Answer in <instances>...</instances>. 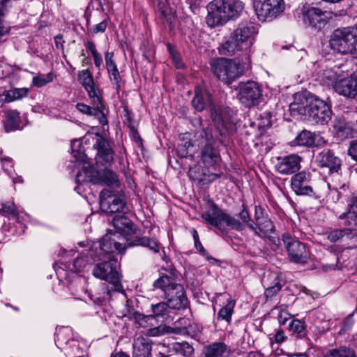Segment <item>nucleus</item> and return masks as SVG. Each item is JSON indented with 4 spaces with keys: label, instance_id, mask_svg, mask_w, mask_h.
Listing matches in <instances>:
<instances>
[{
    "label": "nucleus",
    "instance_id": "f257e3e1",
    "mask_svg": "<svg viewBox=\"0 0 357 357\" xmlns=\"http://www.w3.org/2000/svg\"><path fill=\"white\" fill-rule=\"evenodd\" d=\"M108 241L111 243L112 250L105 252V249L99 250L98 262L93 268V275L102 280H105L109 283L108 286L103 285L101 289V293L98 296L91 295L90 298L95 303L100 304L110 299L112 292H120L125 294L121 284L120 274L119 273V265L117 261L113 257L112 254L117 250L121 252L125 248L120 243H118L112 238L111 234H108ZM105 248V245L101 246Z\"/></svg>",
    "mask_w": 357,
    "mask_h": 357
},
{
    "label": "nucleus",
    "instance_id": "f03ea898",
    "mask_svg": "<svg viewBox=\"0 0 357 357\" xmlns=\"http://www.w3.org/2000/svg\"><path fill=\"white\" fill-rule=\"evenodd\" d=\"M257 26L250 21H243L231 33L228 40L222 45V54L239 55L250 61V47L254 44L257 34Z\"/></svg>",
    "mask_w": 357,
    "mask_h": 357
},
{
    "label": "nucleus",
    "instance_id": "7ed1b4c3",
    "mask_svg": "<svg viewBox=\"0 0 357 357\" xmlns=\"http://www.w3.org/2000/svg\"><path fill=\"white\" fill-rule=\"evenodd\" d=\"M238 216L241 220V222L223 212L215 204L212 203L210 210L202 215V218L206 223L210 224L211 226L218 229H221L222 225H225L231 229L243 231L245 227V225H246L255 235L259 234L245 204L242 205V210L238 213Z\"/></svg>",
    "mask_w": 357,
    "mask_h": 357
},
{
    "label": "nucleus",
    "instance_id": "20e7f679",
    "mask_svg": "<svg viewBox=\"0 0 357 357\" xmlns=\"http://www.w3.org/2000/svg\"><path fill=\"white\" fill-rule=\"evenodd\" d=\"M244 8L241 0H213L207 6L206 23L211 27L222 26L238 17Z\"/></svg>",
    "mask_w": 357,
    "mask_h": 357
},
{
    "label": "nucleus",
    "instance_id": "39448f33",
    "mask_svg": "<svg viewBox=\"0 0 357 357\" xmlns=\"http://www.w3.org/2000/svg\"><path fill=\"white\" fill-rule=\"evenodd\" d=\"M250 63V61H246L245 58L238 55L237 60L225 58L213 59L210 61V66L218 79L229 85L240 77L245 69L249 68Z\"/></svg>",
    "mask_w": 357,
    "mask_h": 357
},
{
    "label": "nucleus",
    "instance_id": "423d86ee",
    "mask_svg": "<svg viewBox=\"0 0 357 357\" xmlns=\"http://www.w3.org/2000/svg\"><path fill=\"white\" fill-rule=\"evenodd\" d=\"M330 46L342 54H355L357 52V28L335 30L331 36Z\"/></svg>",
    "mask_w": 357,
    "mask_h": 357
},
{
    "label": "nucleus",
    "instance_id": "0eeeda50",
    "mask_svg": "<svg viewBox=\"0 0 357 357\" xmlns=\"http://www.w3.org/2000/svg\"><path fill=\"white\" fill-rule=\"evenodd\" d=\"M100 208L108 215L125 214L128 211L126 199L122 191L106 188L100 193Z\"/></svg>",
    "mask_w": 357,
    "mask_h": 357
},
{
    "label": "nucleus",
    "instance_id": "6e6552de",
    "mask_svg": "<svg viewBox=\"0 0 357 357\" xmlns=\"http://www.w3.org/2000/svg\"><path fill=\"white\" fill-rule=\"evenodd\" d=\"M191 104L197 112H202L204 109H209L213 121L218 127L228 128L229 120L224 117L220 109L217 108L213 103L211 96L203 89H197Z\"/></svg>",
    "mask_w": 357,
    "mask_h": 357
},
{
    "label": "nucleus",
    "instance_id": "1a4fd4ad",
    "mask_svg": "<svg viewBox=\"0 0 357 357\" xmlns=\"http://www.w3.org/2000/svg\"><path fill=\"white\" fill-rule=\"evenodd\" d=\"M108 241V234H105L100 241L93 243L89 250L82 252L80 256L76 257L68 268L75 272L86 270L89 266L97 261V257L99 256L98 251L102 249L101 246H105L103 249L107 252L112 250L111 243Z\"/></svg>",
    "mask_w": 357,
    "mask_h": 357
},
{
    "label": "nucleus",
    "instance_id": "9d476101",
    "mask_svg": "<svg viewBox=\"0 0 357 357\" xmlns=\"http://www.w3.org/2000/svg\"><path fill=\"white\" fill-rule=\"evenodd\" d=\"M200 137L201 160L205 166L213 167L220 158L217 142L208 128L202 130Z\"/></svg>",
    "mask_w": 357,
    "mask_h": 357
},
{
    "label": "nucleus",
    "instance_id": "9b49d317",
    "mask_svg": "<svg viewBox=\"0 0 357 357\" xmlns=\"http://www.w3.org/2000/svg\"><path fill=\"white\" fill-rule=\"evenodd\" d=\"M126 307L127 312L124 314V317H127L130 320H134L142 327H145V323L150 320L159 317H165L168 314L169 310L170 309L167 302H160L156 304L151 305V309L153 312L152 314L144 315L135 311L134 309L129 305L128 301H127Z\"/></svg>",
    "mask_w": 357,
    "mask_h": 357
},
{
    "label": "nucleus",
    "instance_id": "f8f14e48",
    "mask_svg": "<svg viewBox=\"0 0 357 357\" xmlns=\"http://www.w3.org/2000/svg\"><path fill=\"white\" fill-rule=\"evenodd\" d=\"M255 12L260 21L272 20L284 10L283 0H252Z\"/></svg>",
    "mask_w": 357,
    "mask_h": 357
},
{
    "label": "nucleus",
    "instance_id": "ddd939ff",
    "mask_svg": "<svg viewBox=\"0 0 357 357\" xmlns=\"http://www.w3.org/2000/svg\"><path fill=\"white\" fill-rule=\"evenodd\" d=\"M282 240L291 262L305 264L309 260V255L304 243L294 238L289 233L283 234Z\"/></svg>",
    "mask_w": 357,
    "mask_h": 357
},
{
    "label": "nucleus",
    "instance_id": "4468645a",
    "mask_svg": "<svg viewBox=\"0 0 357 357\" xmlns=\"http://www.w3.org/2000/svg\"><path fill=\"white\" fill-rule=\"evenodd\" d=\"M331 105L326 102L315 98L308 104V118L315 123L326 124L331 119Z\"/></svg>",
    "mask_w": 357,
    "mask_h": 357
},
{
    "label": "nucleus",
    "instance_id": "2eb2a0df",
    "mask_svg": "<svg viewBox=\"0 0 357 357\" xmlns=\"http://www.w3.org/2000/svg\"><path fill=\"white\" fill-rule=\"evenodd\" d=\"M318 167L326 169L329 175L342 174V160L331 149H325L316 157Z\"/></svg>",
    "mask_w": 357,
    "mask_h": 357
},
{
    "label": "nucleus",
    "instance_id": "dca6fc26",
    "mask_svg": "<svg viewBox=\"0 0 357 357\" xmlns=\"http://www.w3.org/2000/svg\"><path fill=\"white\" fill-rule=\"evenodd\" d=\"M261 96L260 86L255 82L249 81L240 84L238 98L245 107H250L258 105Z\"/></svg>",
    "mask_w": 357,
    "mask_h": 357
},
{
    "label": "nucleus",
    "instance_id": "f3484780",
    "mask_svg": "<svg viewBox=\"0 0 357 357\" xmlns=\"http://www.w3.org/2000/svg\"><path fill=\"white\" fill-rule=\"evenodd\" d=\"M302 158L296 154L276 158L275 170L282 175L293 174L301 168Z\"/></svg>",
    "mask_w": 357,
    "mask_h": 357
},
{
    "label": "nucleus",
    "instance_id": "a211bd4d",
    "mask_svg": "<svg viewBox=\"0 0 357 357\" xmlns=\"http://www.w3.org/2000/svg\"><path fill=\"white\" fill-rule=\"evenodd\" d=\"M302 14L304 24L316 30L321 29L326 24L324 13L318 8L304 6Z\"/></svg>",
    "mask_w": 357,
    "mask_h": 357
},
{
    "label": "nucleus",
    "instance_id": "6ab92c4d",
    "mask_svg": "<svg viewBox=\"0 0 357 357\" xmlns=\"http://www.w3.org/2000/svg\"><path fill=\"white\" fill-rule=\"evenodd\" d=\"M311 174L309 172H301L294 174L291 178V185L297 195L312 196L313 188L310 184Z\"/></svg>",
    "mask_w": 357,
    "mask_h": 357
},
{
    "label": "nucleus",
    "instance_id": "aec40b11",
    "mask_svg": "<svg viewBox=\"0 0 357 357\" xmlns=\"http://www.w3.org/2000/svg\"><path fill=\"white\" fill-rule=\"evenodd\" d=\"M93 147L97 149L96 163L102 165H111L114 161V151L107 140L98 136Z\"/></svg>",
    "mask_w": 357,
    "mask_h": 357
},
{
    "label": "nucleus",
    "instance_id": "412c9836",
    "mask_svg": "<svg viewBox=\"0 0 357 357\" xmlns=\"http://www.w3.org/2000/svg\"><path fill=\"white\" fill-rule=\"evenodd\" d=\"M100 103L94 101L93 98H91L94 107H90L84 103H77L76 108L83 114L93 116L97 117L99 120L100 123L102 125H107L108 123L106 116L105 115L103 110L105 105L103 104L102 95L98 96Z\"/></svg>",
    "mask_w": 357,
    "mask_h": 357
},
{
    "label": "nucleus",
    "instance_id": "4be33fe9",
    "mask_svg": "<svg viewBox=\"0 0 357 357\" xmlns=\"http://www.w3.org/2000/svg\"><path fill=\"white\" fill-rule=\"evenodd\" d=\"M165 296L170 308L180 310L188 307V301L181 284L174 286Z\"/></svg>",
    "mask_w": 357,
    "mask_h": 357
},
{
    "label": "nucleus",
    "instance_id": "5701e85b",
    "mask_svg": "<svg viewBox=\"0 0 357 357\" xmlns=\"http://www.w3.org/2000/svg\"><path fill=\"white\" fill-rule=\"evenodd\" d=\"M78 78L83 87L87 91L90 98H93L94 101L100 103L98 96L101 95V91L98 87L95 86L93 77L89 69L83 70L79 73Z\"/></svg>",
    "mask_w": 357,
    "mask_h": 357
},
{
    "label": "nucleus",
    "instance_id": "b1692460",
    "mask_svg": "<svg viewBox=\"0 0 357 357\" xmlns=\"http://www.w3.org/2000/svg\"><path fill=\"white\" fill-rule=\"evenodd\" d=\"M334 89L341 96L354 98L357 96V80L354 77L340 79L335 82Z\"/></svg>",
    "mask_w": 357,
    "mask_h": 357
},
{
    "label": "nucleus",
    "instance_id": "393cba45",
    "mask_svg": "<svg viewBox=\"0 0 357 357\" xmlns=\"http://www.w3.org/2000/svg\"><path fill=\"white\" fill-rule=\"evenodd\" d=\"M153 342L144 335H136L132 343V357H151Z\"/></svg>",
    "mask_w": 357,
    "mask_h": 357
},
{
    "label": "nucleus",
    "instance_id": "a878e982",
    "mask_svg": "<svg viewBox=\"0 0 357 357\" xmlns=\"http://www.w3.org/2000/svg\"><path fill=\"white\" fill-rule=\"evenodd\" d=\"M114 54L113 52H105V60L106 69L109 75L110 82L114 84L116 89L121 87V77L120 75L117 66L114 60Z\"/></svg>",
    "mask_w": 357,
    "mask_h": 357
},
{
    "label": "nucleus",
    "instance_id": "bb28decb",
    "mask_svg": "<svg viewBox=\"0 0 357 357\" xmlns=\"http://www.w3.org/2000/svg\"><path fill=\"white\" fill-rule=\"evenodd\" d=\"M338 220L342 221V225L351 227L357 230V197L350 199L347 211L340 214Z\"/></svg>",
    "mask_w": 357,
    "mask_h": 357
},
{
    "label": "nucleus",
    "instance_id": "cd10ccee",
    "mask_svg": "<svg viewBox=\"0 0 357 357\" xmlns=\"http://www.w3.org/2000/svg\"><path fill=\"white\" fill-rule=\"evenodd\" d=\"M0 213L5 217L16 220L17 222L20 224H22V222L25 221L26 218H29V215L26 213L24 215H21V213H23V211H20L13 202H1Z\"/></svg>",
    "mask_w": 357,
    "mask_h": 357
},
{
    "label": "nucleus",
    "instance_id": "c85d7f7f",
    "mask_svg": "<svg viewBox=\"0 0 357 357\" xmlns=\"http://www.w3.org/2000/svg\"><path fill=\"white\" fill-rule=\"evenodd\" d=\"M112 225L116 229L127 235L136 234L137 231L135 225L122 213L114 215Z\"/></svg>",
    "mask_w": 357,
    "mask_h": 357
},
{
    "label": "nucleus",
    "instance_id": "c756f323",
    "mask_svg": "<svg viewBox=\"0 0 357 357\" xmlns=\"http://www.w3.org/2000/svg\"><path fill=\"white\" fill-rule=\"evenodd\" d=\"M143 246L148 248L150 250L153 251L155 253H158L160 252V249L161 245L159 243L155 241L153 238H151L147 236L139 237L137 236L130 237L127 238L126 241V246L127 247H132V246Z\"/></svg>",
    "mask_w": 357,
    "mask_h": 357
},
{
    "label": "nucleus",
    "instance_id": "7c9ffc66",
    "mask_svg": "<svg viewBox=\"0 0 357 357\" xmlns=\"http://www.w3.org/2000/svg\"><path fill=\"white\" fill-rule=\"evenodd\" d=\"M97 170L86 161L81 171H79L75 176V182L77 184L85 183H92L96 184L98 178H97Z\"/></svg>",
    "mask_w": 357,
    "mask_h": 357
},
{
    "label": "nucleus",
    "instance_id": "2f4dec72",
    "mask_svg": "<svg viewBox=\"0 0 357 357\" xmlns=\"http://www.w3.org/2000/svg\"><path fill=\"white\" fill-rule=\"evenodd\" d=\"M335 135L341 140L351 138L349 123L343 116H337L333 121Z\"/></svg>",
    "mask_w": 357,
    "mask_h": 357
},
{
    "label": "nucleus",
    "instance_id": "473e14b6",
    "mask_svg": "<svg viewBox=\"0 0 357 357\" xmlns=\"http://www.w3.org/2000/svg\"><path fill=\"white\" fill-rule=\"evenodd\" d=\"M97 183L105 184L108 187L117 188L119 187L120 182L117 175L111 169L105 168L103 171L97 170Z\"/></svg>",
    "mask_w": 357,
    "mask_h": 357
},
{
    "label": "nucleus",
    "instance_id": "72a5a7b5",
    "mask_svg": "<svg viewBox=\"0 0 357 357\" xmlns=\"http://www.w3.org/2000/svg\"><path fill=\"white\" fill-rule=\"evenodd\" d=\"M231 349L224 342H214L206 349L204 357H228Z\"/></svg>",
    "mask_w": 357,
    "mask_h": 357
},
{
    "label": "nucleus",
    "instance_id": "f704fd0d",
    "mask_svg": "<svg viewBox=\"0 0 357 357\" xmlns=\"http://www.w3.org/2000/svg\"><path fill=\"white\" fill-rule=\"evenodd\" d=\"M338 68H326L318 73L320 81L327 86H333L338 81Z\"/></svg>",
    "mask_w": 357,
    "mask_h": 357
},
{
    "label": "nucleus",
    "instance_id": "c9c22d12",
    "mask_svg": "<svg viewBox=\"0 0 357 357\" xmlns=\"http://www.w3.org/2000/svg\"><path fill=\"white\" fill-rule=\"evenodd\" d=\"M20 113L17 110H8L6 112L4 128L6 132L16 130L20 127Z\"/></svg>",
    "mask_w": 357,
    "mask_h": 357
},
{
    "label": "nucleus",
    "instance_id": "e433bc0d",
    "mask_svg": "<svg viewBox=\"0 0 357 357\" xmlns=\"http://www.w3.org/2000/svg\"><path fill=\"white\" fill-rule=\"evenodd\" d=\"M176 281V279L174 276H168L167 275H164L160 277L157 280H155L153 283V286L155 288L161 289L164 292L165 296L173 290L174 286L179 285Z\"/></svg>",
    "mask_w": 357,
    "mask_h": 357
},
{
    "label": "nucleus",
    "instance_id": "4c0bfd02",
    "mask_svg": "<svg viewBox=\"0 0 357 357\" xmlns=\"http://www.w3.org/2000/svg\"><path fill=\"white\" fill-rule=\"evenodd\" d=\"M318 137L314 133L304 130L297 135L295 142L298 146L310 147L316 145V139Z\"/></svg>",
    "mask_w": 357,
    "mask_h": 357
},
{
    "label": "nucleus",
    "instance_id": "58836bf2",
    "mask_svg": "<svg viewBox=\"0 0 357 357\" xmlns=\"http://www.w3.org/2000/svg\"><path fill=\"white\" fill-rule=\"evenodd\" d=\"M235 305V300L232 298L228 299L226 305L219 310L217 319L218 321H225L229 324L231 321V317L234 313Z\"/></svg>",
    "mask_w": 357,
    "mask_h": 357
},
{
    "label": "nucleus",
    "instance_id": "ea45409f",
    "mask_svg": "<svg viewBox=\"0 0 357 357\" xmlns=\"http://www.w3.org/2000/svg\"><path fill=\"white\" fill-rule=\"evenodd\" d=\"M288 331L296 338H303L307 335L305 322L300 319H293L289 324Z\"/></svg>",
    "mask_w": 357,
    "mask_h": 357
},
{
    "label": "nucleus",
    "instance_id": "a19ab883",
    "mask_svg": "<svg viewBox=\"0 0 357 357\" xmlns=\"http://www.w3.org/2000/svg\"><path fill=\"white\" fill-rule=\"evenodd\" d=\"M155 12L161 20L167 22L171 21L172 10L167 0H156Z\"/></svg>",
    "mask_w": 357,
    "mask_h": 357
},
{
    "label": "nucleus",
    "instance_id": "79ce46f5",
    "mask_svg": "<svg viewBox=\"0 0 357 357\" xmlns=\"http://www.w3.org/2000/svg\"><path fill=\"white\" fill-rule=\"evenodd\" d=\"M356 229L354 227H349L348 228L335 229L331 231L328 235V239L332 242L335 243L344 236L350 237L356 235Z\"/></svg>",
    "mask_w": 357,
    "mask_h": 357
},
{
    "label": "nucleus",
    "instance_id": "37998d69",
    "mask_svg": "<svg viewBox=\"0 0 357 357\" xmlns=\"http://www.w3.org/2000/svg\"><path fill=\"white\" fill-rule=\"evenodd\" d=\"M257 231L259 232V236H267L273 233L274 225L272 221L266 218L257 223H255Z\"/></svg>",
    "mask_w": 357,
    "mask_h": 357
},
{
    "label": "nucleus",
    "instance_id": "c03bdc74",
    "mask_svg": "<svg viewBox=\"0 0 357 357\" xmlns=\"http://www.w3.org/2000/svg\"><path fill=\"white\" fill-rule=\"evenodd\" d=\"M29 93L27 88H15L5 92V101L12 102L26 97Z\"/></svg>",
    "mask_w": 357,
    "mask_h": 357
},
{
    "label": "nucleus",
    "instance_id": "a18cd8bd",
    "mask_svg": "<svg viewBox=\"0 0 357 357\" xmlns=\"http://www.w3.org/2000/svg\"><path fill=\"white\" fill-rule=\"evenodd\" d=\"M308 104L307 100L301 102H294L289 105V111L292 116L307 115Z\"/></svg>",
    "mask_w": 357,
    "mask_h": 357
},
{
    "label": "nucleus",
    "instance_id": "49530a36",
    "mask_svg": "<svg viewBox=\"0 0 357 357\" xmlns=\"http://www.w3.org/2000/svg\"><path fill=\"white\" fill-rule=\"evenodd\" d=\"M54 75L52 73H49L45 75L40 74L33 77L32 84L38 88L43 87L47 84L52 82L54 79Z\"/></svg>",
    "mask_w": 357,
    "mask_h": 357
},
{
    "label": "nucleus",
    "instance_id": "de8ad7c7",
    "mask_svg": "<svg viewBox=\"0 0 357 357\" xmlns=\"http://www.w3.org/2000/svg\"><path fill=\"white\" fill-rule=\"evenodd\" d=\"M264 287L265 288L273 286L283 285L282 280L280 278L278 274L275 272H271L264 275L262 280Z\"/></svg>",
    "mask_w": 357,
    "mask_h": 357
},
{
    "label": "nucleus",
    "instance_id": "09e8293b",
    "mask_svg": "<svg viewBox=\"0 0 357 357\" xmlns=\"http://www.w3.org/2000/svg\"><path fill=\"white\" fill-rule=\"evenodd\" d=\"M72 153L74 157L78 160L84 162L86 159V155L84 153L83 146H82L79 140L74 139L71 143Z\"/></svg>",
    "mask_w": 357,
    "mask_h": 357
},
{
    "label": "nucleus",
    "instance_id": "8fccbe9b",
    "mask_svg": "<svg viewBox=\"0 0 357 357\" xmlns=\"http://www.w3.org/2000/svg\"><path fill=\"white\" fill-rule=\"evenodd\" d=\"M324 357H356V355L351 349L341 347L339 349H333Z\"/></svg>",
    "mask_w": 357,
    "mask_h": 357
},
{
    "label": "nucleus",
    "instance_id": "3c124183",
    "mask_svg": "<svg viewBox=\"0 0 357 357\" xmlns=\"http://www.w3.org/2000/svg\"><path fill=\"white\" fill-rule=\"evenodd\" d=\"M173 349L184 356H190L194 351L192 347L186 342L174 343Z\"/></svg>",
    "mask_w": 357,
    "mask_h": 357
},
{
    "label": "nucleus",
    "instance_id": "603ef678",
    "mask_svg": "<svg viewBox=\"0 0 357 357\" xmlns=\"http://www.w3.org/2000/svg\"><path fill=\"white\" fill-rule=\"evenodd\" d=\"M123 117L125 119L124 123L130 128V132L134 135L137 134V130L134 121V115L127 107L124 108Z\"/></svg>",
    "mask_w": 357,
    "mask_h": 357
},
{
    "label": "nucleus",
    "instance_id": "864d4df0",
    "mask_svg": "<svg viewBox=\"0 0 357 357\" xmlns=\"http://www.w3.org/2000/svg\"><path fill=\"white\" fill-rule=\"evenodd\" d=\"M169 327L161 324L158 326L148 329L145 337H158L165 333H168L169 332Z\"/></svg>",
    "mask_w": 357,
    "mask_h": 357
},
{
    "label": "nucleus",
    "instance_id": "5fc2aeb1",
    "mask_svg": "<svg viewBox=\"0 0 357 357\" xmlns=\"http://www.w3.org/2000/svg\"><path fill=\"white\" fill-rule=\"evenodd\" d=\"M192 234L193 239L195 241V246L196 249L203 256H206L208 261H210V260L215 261V259L213 257L208 256V253H207L206 250L204 249V248L203 247V245H202V243L199 241L198 233L195 229H192Z\"/></svg>",
    "mask_w": 357,
    "mask_h": 357
},
{
    "label": "nucleus",
    "instance_id": "6e6d98bb",
    "mask_svg": "<svg viewBox=\"0 0 357 357\" xmlns=\"http://www.w3.org/2000/svg\"><path fill=\"white\" fill-rule=\"evenodd\" d=\"M271 114L270 112H264L260 115L258 126L260 128L266 129L271 126Z\"/></svg>",
    "mask_w": 357,
    "mask_h": 357
},
{
    "label": "nucleus",
    "instance_id": "4d7b16f0",
    "mask_svg": "<svg viewBox=\"0 0 357 357\" xmlns=\"http://www.w3.org/2000/svg\"><path fill=\"white\" fill-rule=\"evenodd\" d=\"M347 154L353 160L357 162V139L350 142L347 149Z\"/></svg>",
    "mask_w": 357,
    "mask_h": 357
},
{
    "label": "nucleus",
    "instance_id": "13d9d810",
    "mask_svg": "<svg viewBox=\"0 0 357 357\" xmlns=\"http://www.w3.org/2000/svg\"><path fill=\"white\" fill-rule=\"evenodd\" d=\"M283 285L273 286L265 288V296L267 298L275 296L282 289Z\"/></svg>",
    "mask_w": 357,
    "mask_h": 357
},
{
    "label": "nucleus",
    "instance_id": "bf43d9fd",
    "mask_svg": "<svg viewBox=\"0 0 357 357\" xmlns=\"http://www.w3.org/2000/svg\"><path fill=\"white\" fill-rule=\"evenodd\" d=\"M107 21L106 20H102L100 23L95 25L91 30L93 34H97L98 33H103L107 29Z\"/></svg>",
    "mask_w": 357,
    "mask_h": 357
},
{
    "label": "nucleus",
    "instance_id": "052dcab7",
    "mask_svg": "<svg viewBox=\"0 0 357 357\" xmlns=\"http://www.w3.org/2000/svg\"><path fill=\"white\" fill-rule=\"evenodd\" d=\"M291 315L290 314L285 310L282 309L280 310L278 314V320L280 325H284L286 322L290 319Z\"/></svg>",
    "mask_w": 357,
    "mask_h": 357
},
{
    "label": "nucleus",
    "instance_id": "680f3d73",
    "mask_svg": "<svg viewBox=\"0 0 357 357\" xmlns=\"http://www.w3.org/2000/svg\"><path fill=\"white\" fill-rule=\"evenodd\" d=\"M11 7L10 0L0 1V15H6L8 8Z\"/></svg>",
    "mask_w": 357,
    "mask_h": 357
},
{
    "label": "nucleus",
    "instance_id": "e2e57ef3",
    "mask_svg": "<svg viewBox=\"0 0 357 357\" xmlns=\"http://www.w3.org/2000/svg\"><path fill=\"white\" fill-rule=\"evenodd\" d=\"M255 223H257L265 218H264L263 208L261 206H256L255 208Z\"/></svg>",
    "mask_w": 357,
    "mask_h": 357
},
{
    "label": "nucleus",
    "instance_id": "0e129e2a",
    "mask_svg": "<svg viewBox=\"0 0 357 357\" xmlns=\"http://www.w3.org/2000/svg\"><path fill=\"white\" fill-rule=\"evenodd\" d=\"M286 338L284 332L282 330H278L275 335V340L278 343L283 342Z\"/></svg>",
    "mask_w": 357,
    "mask_h": 357
},
{
    "label": "nucleus",
    "instance_id": "69168bd1",
    "mask_svg": "<svg viewBox=\"0 0 357 357\" xmlns=\"http://www.w3.org/2000/svg\"><path fill=\"white\" fill-rule=\"evenodd\" d=\"M92 56L93 58L94 64L96 67L99 69L102 64V58L101 54L99 52H98Z\"/></svg>",
    "mask_w": 357,
    "mask_h": 357
},
{
    "label": "nucleus",
    "instance_id": "338daca9",
    "mask_svg": "<svg viewBox=\"0 0 357 357\" xmlns=\"http://www.w3.org/2000/svg\"><path fill=\"white\" fill-rule=\"evenodd\" d=\"M349 123L351 132V138H357V119L355 121Z\"/></svg>",
    "mask_w": 357,
    "mask_h": 357
},
{
    "label": "nucleus",
    "instance_id": "774afa93",
    "mask_svg": "<svg viewBox=\"0 0 357 357\" xmlns=\"http://www.w3.org/2000/svg\"><path fill=\"white\" fill-rule=\"evenodd\" d=\"M171 55H172V60L174 63L175 67L176 68H182L183 67V63L181 61L179 57L172 52H171Z\"/></svg>",
    "mask_w": 357,
    "mask_h": 357
}]
</instances>
